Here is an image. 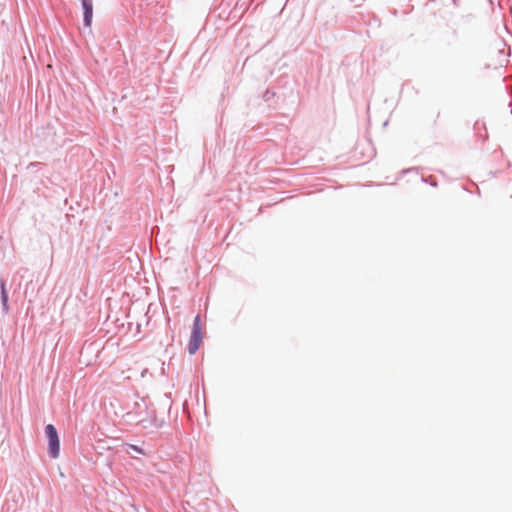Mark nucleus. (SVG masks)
I'll list each match as a JSON object with an SVG mask.
<instances>
[{
  "label": "nucleus",
  "mask_w": 512,
  "mask_h": 512,
  "mask_svg": "<svg viewBox=\"0 0 512 512\" xmlns=\"http://www.w3.org/2000/svg\"><path fill=\"white\" fill-rule=\"evenodd\" d=\"M45 435L48 439V455L52 459H57L60 455V439L56 427L53 424H47Z\"/></svg>",
  "instance_id": "1"
},
{
  "label": "nucleus",
  "mask_w": 512,
  "mask_h": 512,
  "mask_svg": "<svg viewBox=\"0 0 512 512\" xmlns=\"http://www.w3.org/2000/svg\"><path fill=\"white\" fill-rule=\"evenodd\" d=\"M202 339H203V336H202V331H201L200 316L197 315L194 318L192 329H191V335H190V339L188 342L187 350H188L189 354L193 355L198 351V349L202 343Z\"/></svg>",
  "instance_id": "2"
},
{
  "label": "nucleus",
  "mask_w": 512,
  "mask_h": 512,
  "mask_svg": "<svg viewBox=\"0 0 512 512\" xmlns=\"http://www.w3.org/2000/svg\"><path fill=\"white\" fill-rule=\"evenodd\" d=\"M83 9V25L91 27L93 20V0H80Z\"/></svg>",
  "instance_id": "3"
},
{
  "label": "nucleus",
  "mask_w": 512,
  "mask_h": 512,
  "mask_svg": "<svg viewBox=\"0 0 512 512\" xmlns=\"http://www.w3.org/2000/svg\"><path fill=\"white\" fill-rule=\"evenodd\" d=\"M0 298H1L2 311L4 314H8V312L10 310L9 297H8V292H7V288H6V281L4 279H0Z\"/></svg>",
  "instance_id": "4"
},
{
  "label": "nucleus",
  "mask_w": 512,
  "mask_h": 512,
  "mask_svg": "<svg viewBox=\"0 0 512 512\" xmlns=\"http://www.w3.org/2000/svg\"><path fill=\"white\" fill-rule=\"evenodd\" d=\"M127 447H128L127 452H129V450H132V451H134V452H136L138 454H141V455H145L146 454L145 450L142 447L138 446V445L127 444Z\"/></svg>",
  "instance_id": "5"
},
{
  "label": "nucleus",
  "mask_w": 512,
  "mask_h": 512,
  "mask_svg": "<svg viewBox=\"0 0 512 512\" xmlns=\"http://www.w3.org/2000/svg\"><path fill=\"white\" fill-rule=\"evenodd\" d=\"M275 96V92L271 91V90H266L265 93L263 94V99L264 101H270L273 97Z\"/></svg>",
  "instance_id": "6"
},
{
  "label": "nucleus",
  "mask_w": 512,
  "mask_h": 512,
  "mask_svg": "<svg viewBox=\"0 0 512 512\" xmlns=\"http://www.w3.org/2000/svg\"><path fill=\"white\" fill-rule=\"evenodd\" d=\"M141 402H142V403L136 402V403H135L136 407H137L138 409H141V408H142V406H143V407L146 409V408H147V404H146L145 400H144V399H142V400H141Z\"/></svg>",
  "instance_id": "7"
},
{
  "label": "nucleus",
  "mask_w": 512,
  "mask_h": 512,
  "mask_svg": "<svg viewBox=\"0 0 512 512\" xmlns=\"http://www.w3.org/2000/svg\"><path fill=\"white\" fill-rule=\"evenodd\" d=\"M422 181L429 183L431 186H434V187L437 186V182L434 180H428V179H425L424 177H422Z\"/></svg>",
  "instance_id": "8"
},
{
  "label": "nucleus",
  "mask_w": 512,
  "mask_h": 512,
  "mask_svg": "<svg viewBox=\"0 0 512 512\" xmlns=\"http://www.w3.org/2000/svg\"><path fill=\"white\" fill-rule=\"evenodd\" d=\"M481 126H482V127H485V124H484V123H480L479 121H477V122L475 123V126H474V127H475V129H480V127H481Z\"/></svg>",
  "instance_id": "9"
},
{
  "label": "nucleus",
  "mask_w": 512,
  "mask_h": 512,
  "mask_svg": "<svg viewBox=\"0 0 512 512\" xmlns=\"http://www.w3.org/2000/svg\"><path fill=\"white\" fill-rule=\"evenodd\" d=\"M418 168H410V169H406V170H403V173H406V172H409V171H414V170H417Z\"/></svg>",
  "instance_id": "10"
},
{
  "label": "nucleus",
  "mask_w": 512,
  "mask_h": 512,
  "mask_svg": "<svg viewBox=\"0 0 512 512\" xmlns=\"http://www.w3.org/2000/svg\"><path fill=\"white\" fill-rule=\"evenodd\" d=\"M37 163L31 162L30 166H35Z\"/></svg>",
  "instance_id": "11"
}]
</instances>
